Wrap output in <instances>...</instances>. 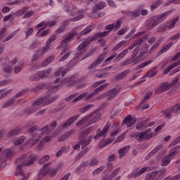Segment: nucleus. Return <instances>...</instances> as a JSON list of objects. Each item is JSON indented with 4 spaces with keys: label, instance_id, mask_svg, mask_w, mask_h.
<instances>
[{
    "label": "nucleus",
    "instance_id": "aec40b11",
    "mask_svg": "<svg viewBox=\"0 0 180 180\" xmlns=\"http://www.w3.org/2000/svg\"><path fill=\"white\" fill-rule=\"evenodd\" d=\"M164 146L162 144L157 146L150 153H148V155L146 156V160H148L150 157H153V155H155V154H157L161 148H162Z\"/></svg>",
    "mask_w": 180,
    "mask_h": 180
},
{
    "label": "nucleus",
    "instance_id": "f3484780",
    "mask_svg": "<svg viewBox=\"0 0 180 180\" xmlns=\"http://www.w3.org/2000/svg\"><path fill=\"white\" fill-rule=\"evenodd\" d=\"M77 33L72 32L69 34L65 39H63L61 41V43H64L65 44H68V43H71L72 40L74 39V37H75V35Z\"/></svg>",
    "mask_w": 180,
    "mask_h": 180
},
{
    "label": "nucleus",
    "instance_id": "0eeeda50",
    "mask_svg": "<svg viewBox=\"0 0 180 180\" xmlns=\"http://www.w3.org/2000/svg\"><path fill=\"white\" fill-rule=\"evenodd\" d=\"M79 117V115H74L73 117L69 118L63 124L59 127L60 130H64L67 127H70L73 123Z\"/></svg>",
    "mask_w": 180,
    "mask_h": 180
},
{
    "label": "nucleus",
    "instance_id": "e2e57ef3",
    "mask_svg": "<svg viewBox=\"0 0 180 180\" xmlns=\"http://www.w3.org/2000/svg\"><path fill=\"white\" fill-rule=\"evenodd\" d=\"M51 61H53V58H48L44 63H41V67H46V65H49Z\"/></svg>",
    "mask_w": 180,
    "mask_h": 180
},
{
    "label": "nucleus",
    "instance_id": "680f3d73",
    "mask_svg": "<svg viewBox=\"0 0 180 180\" xmlns=\"http://www.w3.org/2000/svg\"><path fill=\"white\" fill-rule=\"evenodd\" d=\"M148 122V119H146L142 121L141 123L136 125V129H141V127H143V126H146V124H147Z\"/></svg>",
    "mask_w": 180,
    "mask_h": 180
},
{
    "label": "nucleus",
    "instance_id": "4468645a",
    "mask_svg": "<svg viewBox=\"0 0 180 180\" xmlns=\"http://www.w3.org/2000/svg\"><path fill=\"white\" fill-rule=\"evenodd\" d=\"M92 43V39L91 37L85 39L84 41H83L79 46L77 47V51H82L84 49H85L87 46H89Z\"/></svg>",
    "mask_w": 180,
    "mask_h": 180
},
{
    "label": "nucleus",
    "instance_id": "de8ad7c7",
    "mask_svg": "<svg viewBox=\"0 0 180 180\" xmlns=\"http://www.w3.org/2000/svg\"><path fill=\"white\" fill-rule=\"evenodd\" d=\"M91 131H94V127H91L88 128L86 131L82 132L80 134V136H84V137H86L89 133H91Z\"/></svg>",
    "mask_w": 180,
    "mask_h": 180
},
{
    "label": "nucleus",
    "instance_id": "e433bc0d",
    "mask_svg": "<svg viewBox=\"0 0 180 180\" xmlns=\"http://www.w3.org/2000/svg\"><path fill=\"white\" fill-rule=\"evenodd\" d=\"M25 141V137L15 138L13 141L14 146H20Z\"/></svg>",
    "mask_w": 180,
    "mask_h": 180
},
{
    "label": "nucleus",
    "instance_id": "bb28decb",
    "mask_svg": "<svg viewBox=\"0 0 180 180\" xmlns=\"http://www.w3.org/2000/svg\"><path fill=\"white\" fill-rule=\"evenodd\" d=\"M37 130V126L32 127L31 128L28 129L27 132L30 134V136H32V139H34V138L39 136L37 133L34 132Z\"/></svg>",
    "mask_w": 180,
    "mask_h": 180
},
{
    "label": "nucleus",
    "instance_id": "58836bf2",
    "mask_svg": "<svg viewBox=\"0 0 180 180\" xmlns=\"http://www.w3.org/2000/svg\"><path fill=\"white\" fill-rule=\"evenodd\" d=\"M108 85H109V84H104L98 86V88L94 89V91H93L94 94H95L96 95H98V94H99V92H101V91H103L104 88H106V86H108Z\"/></svg>",
    "mask_w": 180,
    "mask_h": 180
},
{
    "label": "nucleus",
    "instance_id": "5701e85b",
    "mask_svg": "<svg viewBox=\"0 0 180 180\" xmlns=\"http://www.w3.org/2000/svg\"><path fill=\"white\" fill-rule=\"evenodd\" d=\"M103 61V58L102 56H100L94 63H93L91 65L89 66V70H92V68H95L96 67H98L99 64H101V63Z\"/></svg>",
    "mask_w": 180,
    "mask_h": 180
},
{
    "label": "nucleus",
    "instance_id": "1a4fd4ad",
    "mask_svg": "<svg viewBox=\"0 0 180 180\" xmlns=\"http://www.w3.org/2000/svg\"><path fill=\"white\" fill-rule=\"evenodd\" d=\"M136 123V118L131 117V115H127L122 122V126H127V127H131Z\"/></svg>",
    "mask_w": 180,
    "mask_h": 180
},
{
    "label": "nucleus",
    "instance_id": "864d4df0",
    "mask_svg": "<svg viewBox=\"0 0 180 180\" xmlns=\"http://www.w3.org/2000/svg\"><path fill=\"white\" fill-rule=\"evenodd\" d=\"M72 53V51H69L67 53H65L63 56H62L59 60V63H61L62 61H65V60H67V58H68V57H70V56H71V53Z\"/></svg>",
    "mask_w": 180,
    "mask_h": 180
},
{
    "label": "nucleus",
    "instance_id": "393cba45",
    "mask_svg": "<svg viewBox=\"0 0 180 180\" xmlns=\"http://www.w3.org/2000/svg\"><path fill=\"white\" fill-rule=\"evenodd\" d=\"M57 39V36L56 34L52 35L49 40L46 41V46H44V50H49V49H50V47L51 46V43H53V41H54L56 39Z\"/></svg>",
    "mask_w": 180,
    "mask_h": 180
},
{
    "label": "nucleus",
    "instance_id": "338daca9",
    "mask_svg": "<svg viewBox=\"0 0 180 180\" xmlns=\"http://www.w3.org/2000/svg\"><path fill=\"white\" fill-rule=\"evenodd\" d=\"M179 78L180 76H177L176 77H174V79H173V81L169 84L170 86H175V85H176V84H178L179 81Z\"/></svg>",
    "mask_w": 180,
    "mask_h": 180
},
{
    "label": "nucleus",
    "instance_id": "f8f14e48",
    "mask_svg": "<svg viewBox=\"0 0 180 180\" xmlns=\"http://www.w3.org/2000/svg\"><path fill=\"white\" fill-rule=\"evenodd\" d=\"M15 154V152L13 151V150L11 149H6L3 151L2 153V158H6V160H11V158H12V157H13V155Z\"/></svg>",
    "mask_w": 180,
    "mask_h": 180
},
{
    "label": "nucleus",
    "instance_id": "6ab92c4d",
    "mask_svg": "<svg viewBox=\"0 0 180 180\" xmlns=\"http://www.w3.org/2000/svg\"><path fill=\"white\" fill-rule=\"evenodd\" d=\"M178 20H179V17H176L172 20H169L166 22V25H167V29L171 30V29H174L175 27V25L178 23Z\"/></svg>",
    "mask_w": 180,
    "mask_h": 180
},
{
    "label": "nucleus",
    "instance_id": "0e129e2a",
    "mask_svg": "<svg viewBox=\"0 0 180 180\" xmlns=\"http://www.w3.org/2000/svg\"><path fill=\"white\" fill-rule=\"evenodd\" d=\"M167 29H168V25L167 24H165L163 25H160L158 27V32H165V30H167Z\"/></svg>",
    "mask_w": 180,
    "mask_h": 180
},
{
    "label": "nucleus",
    "instance_id": "a211bd4d",
    "mask_svg": "<svg viewBox=\"0 0 180 180\" xmlns=\"http://www.w3.org/2000/svg\"><path fill=\"white\" fill-rule=\"evenodd\" d=\"M130 72V70H126L123 72H122L120 74L117 75L115 77V81H120V79H124L127 75H129V73Z\"/></svg>",
    "mask_w": 180,
    "mask_h": 180
},
{
    "label": "nucleus",
    "instance_id": "6e6d98bb",
    "mask_svg": "<svg viewBox=\"0 0 180 180\" xmlns=\"http://www.w3.org/2000/svg\"><path fill=\"white\" fill-rule=\"evenodd\" d=\"M49 160H50V156L46 155H44V157H42L39 160V164H44V162H47V161H49Z\"/></svg>",
    "mask_w": 180,
    "mask_h": 180
},
{
    "label": "nucleus",
    "instance_id": "dca6fc26",
    "mask_svg": "<svg viewBox=\"0 0 180 180\" xmlns=\"http://www.w3.org/2000/svg\"><path fill=\"white\" fill-rule=\"evenodd\" d=\"M174 158V156L173 155H171V153H169V155H167L162 159V165L163 167H166V165H168V164L171 162V160Z\"/></svg>",
    "mask_w": 180,
    "mask_h": 180
},
{
    "label": "nucleus",
    "instance_id": "c9c22d12",
    "mask_svg": "<svg viewBox=\"0 0 180 180\" xmlns=\"http://www.w3.org/2000/svg\"><path fill=\"white\" fill-rule=\"evenodd\" d=\"M128 53H129V51L127 49L122 51L120 54L117 55V56L114 60V61H119L120 58H123V57H124V56H126Z\"/></svg>",
    "mask_w": 180,
    "mask_h": 180
},
{
    "label": "nucleus",
    "instance_id": "69168bd1",
    "mask_svg": "<svg viewBox=\"0 0 180 180\" xmlns=\"http://www.w3.org/2000/svg\"><path fill=\"white\" fill-rule=\"evenodd\" d=\"M137 137H139L138 141L146 140V132L143 131L139 133Z\"/></svg>",
    "mask_w": 180,
    "mask_h": 180
},
{
    "label": "nucleus",
    "instance_id": "b1692460",
    "mask_svg": "<svg viewBox=\"0 0 180 180\" xmlns=\"http://www.w3.org/2000/svg\"><path fill=\"white\" fill-rule=\"evenodd\" d=\"M15 102H16V100L15 99V98H11L7 100L1 107V109H5L6 108H11V106H13V105H15Z\"/></svg>",
    "mask_w": 180,
    "mask_h": 180
},
{
    "label": "nucleus",
    "instance_id": "bf43d9fd",
    "mask_svg": "<svg viewBox=\"0 0 180 180\" xmlns=\"http://www.w3.org/2000/svg\"><path fill=\"white\" fill-rule=\"evenodd\" d=\"M95 53H96V49H94L91 51H90L86 56H84L82 58V60H85L86 58H88L89 57H91V56H94V54H95Z\"/></svg>",
    "mask_w": 180,
    "mask_h": 180
},
{
    "label": "nucleus",
    "instance_id": "c03bdc74",
    "mask_svg": "<svg viewBox=\"0 0 180 180\" xmlns=\"http://www.w3.org/2000/svg\"><path fill=\"white\" fill-rule=\"evenodd\" d=\"M103 169H105V166H101L97 168L93 172V174H92L93 176H96V175H99V174H101V172H102Z\"/></svg>",
    "mask_w": 180,
    "mask_h": 180
},
{
    "label": "nucleus",
    "instance_id": "5fc2aeb1",
    "mask_svg": "<svg viewBox=\"0 0 180 180\" xmlns=\"http://www.w3.org/2000/svg\"><path fill=\"white\" fill-rule=\"evenodd\" d=\"M26 92H27V90L26 89L22 90L18 93H17L13 98L16 100V98H20V96H23V95H25Z\"/></svg>",
    "mask_w": 180,
    "mask_h": 180
},
{
    "label": "nucleus",
    "instance_id": "f03ea898",
    "mask_svg": "<svg viewBox=\"0 0 180 180\" xmlns=\"http://www.w3.org/2000/svg\"><path fill=\"white\" fill-rule=\"evenodd\" d=\"M89 116H90V119L94 117L88 122V126H91L94 123H96V122H99L101 120V117H102V114L101 113V112H99V110H97L89 115Z\"/></svg>",
    "mask_w": 180,
    "mask_h": 180
},
{
    "label": "nucleus",
    "instance_id": "3c124183",
    "mask_svg": "<svg viewBox=\"0 0 180 180\" xmlns=\"http://www.w3.org/2000/svg\"><path fill=\"white\" fill-rule=\"evenodd\" d=\"M36 139H30L27 143H31V147H33L35 144H37L39 140H40V136H35Z\"/></svg>",
    "mask_w": 180,
    "mask_h": 180
},
{
    "label": "nucleus",
    "instance_id": "774afa93",
    "mask_svg": "<svg viewBox=\"0 0 180 180\" xmlns=\"http://www.w3.org/2000/svg\"><path fill=\"white\" fill-rule=\"evenodd\" d=\"M126 43V41H122L120 43H118L113 49V51H116V50H119V49H120V47H122V46H123L124 44Z\"/></svg>",
    "mask_w": 180,
    "mask_h": 180
},
{
    "label": "nucleus",
    "instance_id": "6e6552de",
    "mask_svg": "<svg viewBox=\"0 0 180 180\" xmlns=\"http://www.w3.org/2000/svg\"><path fill=\"white\" fill-rule=\"evenodd\" d=\"M86 139V136H84V135H80L79 138V144L81 145L82 148H85L87 146H89L91 141H92V136H90Z\"/></svg>",
    "mask_w": 180,
    "mask_h": 180
},
{
    "label": "nucleus",
    "instance_id": "20e7f679",
    "mask_svg": "<svg viewBox=\"0 0 180 180\" xmlns=\"http://www.w3.org/2000/svg\"><path fill=\"white\" fill-rule=\"evenodd\" d=\"M110 129V122H108L105 125L103 131H101V129L97 130V134L96 136H94V140H99L102 136H104V134H106V131H108Z\"/></svg>",
    "mask_w": 180,
    "mask_h": 180
},
{
    "label": "nucleus",
    "instance_id": "49530a36",
    "mask_svg": "<svg viewBox=\"0 0 180 180\" xmlns=\"http://www.w3.org/2000/svg\"><path fill=\"white\" fill-rule=\"evenodd\" d=\"M120 171V167H118V168L115 169L110 174V176H109V179H110V180L113 179V178H115V176H116L119 174Z\"/></svg>",
    "mask_w": 180,
    "mask_h": 180
},
{
    "label": "nucleus",
    "instance_id": "4c0bfd02",
    "mask_svg": "<svg viewBox=\"0 0 180 180\" xmlns=\"http://www.w3.org/2000/svg\"><path fill=\"white\" fill-rule=\"evenodd\" d=\"M158 175V171L155 170L153 172H151L150 174H148V176L146 177V180H155V178Z\"/></svg>",
    "mask_w": 180,
    "mask_h": 180
},
{
    "label": "nucleus",
    "instance_id": "412c9836",
    "mask_svg": "<svg viewBox=\"0 0 180 180\" xmlns=\"http://www.w3.org/2000/svg\"><path fill=\"white\" fill-rule=\"evenodd\" d=\"M130 150V146H124L119 150V157L120 158H123L129 153Z\"/></svg>",
    "mask_w": 180,
    "mask_h": 180
},
{
    "label": "nucleus",
    "instance_id": "cd10ccee",
    "mask_svg": "<svg viewBox=\"0 0 180 180\" xmlns=\"http://www.w3.org/2000/svg\"><path fill=\"white\" fill-rule=\"evenodd\" d=\"M81 19H84V11L79 10L77 11V15L74 17L72 20V22H77V20H81Z\"/></svg>",
    "mask_w": 180,
    "mask_h": 180
},
{
    "label": "nucleus",
    "instance_id": "a18cd8bd",
    "mask_svg": "<svg viewBox=\"0 0 180 180\" xmlns=\"http://www.w3.org/2000/svg\"><path fill=\"white\" fill-rule=\"evenodd\" d=\"M171 47H172V42L168 44L167 45L163 46L161 50L160 51L159 53H160L161 54H162V53H165L167 51L169 50V49H171Z\"/></svg>",
    "mask_w": 180,
    "mask_h": 180
},
{
    "label": "nucleus",
    "instance_id": "09e8293b",
    "mask_svg": "<svg viewBox=\"0 0 180 180\" xmlns=\"http://www.w3.org/2000/svg\"><path fill=\"white\" fill-rule=\"evenodd\" d=\"M39 41L35 40L29 46L30 50H35V49H37L39 46Z\"/></svg>",
    "mask_w": 180,
    "mask_h": 180
},
{
    "label": "nucleus",
    "instance_id": "9d476101",
    "mask_svg": "<svg viewBox=\"0 0 180 180\" xmlns=\"http://www.w3.org/2000/svg\"><path fill=\"white\" fill-rule=\"evenodd\" d=\"M157 25H158L157 17H151L146 21L145 26L148 27V29H153V27H155Z\"/></svg>",
    "mask_w": 180,
    "mask_h": 180
},
{
    "label": "nucleus",
    "instance_id": "37998d69",
    "mask_svg": "<svg viewBox=\"0 0 180 180\" xmlns=\"http://www.w3.org/2000/svg\"><path fill=\"white\" fill-rule=\"evenodd\" d=\"M179 148H180V146H177L173 148L170 150L171 155L176 157L177 155V154H179V151H178V150H179Z\"/></svg>",
    "mask_w": 180,
    "mask_h": 180
},
{
    "label": "nucleus",
    "instance_id": "c85d7f7f",
    "mask_svg": "<svg viewBox=\"0 0 180 180\" xmlns=\"http://www.w3.org/2000/svg\"><path fill=\"white\" fill-rule=\"evenodd\" d=\"M22 167H23V165H22V163L17 166V171L15 173V176H19V175H21V176H24L25 172L23 171Z\"/></svg>",
    "mask_w": 180,
    "mask_h": 180
},
{
    "label": "nucleus",
    "instance_id": "f257e3e1",
    "mask_svg": "<svg viewBox=\"0 0 180 180\" xmlns=\"http://www.w3.org/2000/svg\"><path fill=\"white\" fill-rule=\"evenodd\" d=\"M44 102V98H39L37 100H36L33 103L31 107H27L25 110V113L27 115H31V113H34L38 109L40 105Z\"/></svg>",
    "mask_w": 180,
    "mask_h": 180
},
{
    "label": "nucleus",
    "instance_id": "2f4dec72",
    "mask_svg": "<svg viewBox=\"0 0 180 180\" xmlns=\"http://www.w3.org/2000/svg\"><path fill=\"white\" fill-rule=\"evenodd\" d=\"M58 98H60V96L58 95L54 96L53 97H50L49 98L46 100L44 105H50V103H53L56 102V101H57Z\"/></svg>",
    "mask_w": 180,
    "mask_h": 180
},
{
    "label": "nucleus",
    "instance_id": "79ce46f5",
    "mask_svg": "<svg viewBox=\"0 0 180 180\" xmlns=\"http://www.w3.org/2000/svg\"><path fill=\"white\" fill-rule=\"evenodd\" d=\"M87 95H88V93H86V92L80 94L79 96L76 97L73 100L74 103H77V102H79V101H81V99H84V98H85Z\"/></svg>",
    "mask_w": 180,
    "mask_h": 180
},
{
    "label": "nucleus",
    "instance_id": "72a5a7b5",
    "mask_svg": "<svg viewBox=\"0 0 180 180\" xmlns=\"http://www.w3.org/2000/svg\"><path fill=\"white\" fill-rule=\"evenodd\" d=\"M126 14L128 16H131L132 18H139L140 16V11L136 10L135 11H127Z\"/></svg>",
    "mask_w": 180,
    "mask_h": 180
},
{
    "label": "nucleus",
    "instance_id": "4d7b16f0",
    "mask_svg": "<svg viewBox=\"0 0 180 180\" xmlns=\"http://www.w3.org/2000/svg\"><path fill=\"white\" fill-rule=\"evenodd\" d=\"M99 164V160L96 158H94L90 161L89 163V167H96Z\"/></svg>",
    "mask_w": 180,
    "mask_h": 180
},
{
    "label": "nucleus",
    "instance_id": "7ed1b4c3",
    "mask_svg": "<svg viewBox=\"0 0 180 180\" xmlns=\"http://www.w3.org/2000/svg\"><path fill=\"white\" fill-rule=\"evenodd\" d=\"M147 171V167H143L141 169L136 167L134 169V172L128 175V179H130V178H139L141 174H144Z\"/></svg>",
    "mask_w": 180,
    "mask_h": 180
},
{
    "label": "nucleus",
    "instance_id": "c756f323",
    "mask_svg": "<svg viewBox=\"0 0 180 180\" xmlns=\"http://www.w3.org/2000/svg\"><path fill=\"white\" fill-rule=\"evenodd\" d=\"M39 77L41 78H47L50 74H51V69H48L46 70L39 72Z\"/></svg>",
    "mask_w": 180,
    "mask_h": 180
},
{
    "label": "nucleus",
    "instance_id": "603ef678",
    "mask_svg": "<svg viewBox=\"0 0 180 180\" xmlns=\"http://www.w3.org/2000/svg\"><path fill=\"white\" fill-rule=\"evenodd\" d=\"M30 81H39V79H41L40 75L38 73L32 75L29 77Z\"/></svg>",
    "mask_w": 180,
    "mask_h": 180
},
{
    "label": "nucleus",
    "instance_id": "473e14b6",
    "mask_svg": "<svg viewBox=\"0 0 180 180\" xmlns=\"http://www.w3.org/2000/svg\"><path fill=\"white\" fill-rule=\"evenodd\" d=\"M89 153V148H85L83 150H82L77 155V160H81L84 155H86Z\"/></svg>",
    "mask_w": 180,
    "mask_h": 180
},
{
    "label": "nucleus",
    "instance_id": "423d86ee",
    "mask_svg": "<svg viewBox=\"0 0 180 180\" xmlns=\"http://www.w3.org/2000/svg\"><path fill=\"white\" fill-rule=\"evenodd\" d=\"M119 89L113 88L105 92L108 101H113L117 95H119Z\"/></svg>",
    "mask_w": 180,
    "mask_h": 180
},
{
    "label": "nucleus",
    "instance_id": "9b49d317",
    "mask_svg": "<svg viewBox=\"0 0 180 180\" xmlns=\"http://www.w3.org/2000/svg\"><path fill=\"white\" fill-rule=\"evenodd\" d=\"M50 165H51V162L46 163L42 167V169H41V171L39 172V176H40L41 178H43L44 175H46L48 172H50V168H49Z\"/></svg>",
    "mask_w": 180,
    "mask_h": 180
},
{
    "label": "nucleus",
    "instance_id": "ea45409f",
    "mask_svg": "<svg viewBox=\"0 0 180 180\" xmlns=\"http://www.w3.org/2000/svg\"><path fill=\"white\" fill-rule=\"evenodd\" d=\"M20 129H15L9 132V136L10 137H15V136H18V134H20Z\"/></svg>",
    "mask_w": 180,
    "mask_h": 180
},
{
    "label": "nucleus",
    "instance_id": "13d9d810",
    "mask_svg": "<svg viewBox=\"0 0 180 180\" xmlns=\"http://www.w3.org/2000/svg\"><path fill=\"white\" fill-rule=\"evenodd\" d=\"M6 165H8V159H6L1 157V163L0 166V169H4V167H6Z\"/></svg>",
    "mask_w": 180,
    "mask_h": 180
},
{
    "label": "nucleus",
    "instance_id": "f704fd0d",
    "mask_svg": "<svg viewBox=\"0 0 180 180\" xmlns=\"http://www.w3.org/2000/svg\"><path fill=\"white\" fill-rule=\"evenodd\" d=\"M151 63H153V60H151L143 62V63H141L139 65L136 66L135 68V70H140V68H144V67H147V65H150V64H151Z\"/></svg>",
    "mask_w": 180,
    "mask_h": 180
},
{
    "label": "nucleus",
    "instance_id": "4be33fe9",
    "mask_svg": "<svg viewBox=\"0 0 180 180\" xmlns=\"http://www.w3.org/2000/svg\"><path fill=\"white\" fill-rule=\"evenodd\" d=\"M105 6L106 4L103 1H101L99 4H96L94 6L93 13H98V11H101V9H103Z\"/></svg>",
    "mask_w": 180,
    "mask_h": 180
},
{
    "label": "nucleus",
    "instance_id": "ddd939ff",
    "mask_svg": "<svg viewBox=\"0 0 180 180\" xmlns=\"http://www.w3.org/2000/svg\"><path fill=\"white\" fill-rule=\"evenodd\" d=\"M171 88V85L169 84L163 83L159 88L157 89L155 91V93L158 95H160V94H162V92H165V91H168Z\"/></svg>",
    "mask_w": 180,
    "mask_h": 180
},
{
    "label": "nucleus",
    "instance_id": "a19ab883",
    "mask_svg": "<svg viewBox=\"0 0 180 180\" xmlns=\"http://www.w3.org/2000/svg\"><path fill=\"white\" fill-rule=\"evenodd\" d=\"M22 65H23V62L20 61L18 63V65H16L14 68L15 74H18V72H20V71H22Z\"/></svg>",
    "mask_w": 180,
    "mask_h": 180
},
{
    "label": "nucleus",
    "instance_id": "a878e982",
    "mask_svg": "<svg viewBox=\"0 0 180 180\" xmlns=\"http://www.w3.org/2000/svg\"><path fill=\"white\" fill-rule=\"evenodd\" d=\"M180 63H174L170 65H168L163 71V74L165 75H167L169 71H171L172 69L175 68V67H178Z\"/></svg>",
    "mask_w": 180,
    "mask_h": 180
},
{
    "label": "nucleus",
    "instance_id": "8fccbe9b",
    "mask_svg": "<svg viewBox=\"0 0 180 180\" xmlns=\"http://www.w3.org/2000/svg\"><path fill=\"white\" fill-rule=\"evenodd\" d=\"M161 4H162V0H158L156 2H155L154 4H153L150 6L151 11H155V9H157V8L161 5Z\"/></svg>",
    "mask_w": 180,
    "mask_h": 180
},
{
    "label": "nucleus",
    "instance_id": "052dcab7",
    "mask_svg": "<svg viewBox=\"0 0 180 180\" xmlns=\"http://www.w3.org/2000/svg\"><path fill=\"white\" fill-rule=\"evenodd\" d=\"M94 108V104H89L82 108V113H85V112L89 110V109H92Z\"/></svg>",
    "mask_w": 180,
    "mask_h": 180
},
{
    "label": "nucleus",
    "instance_id": "2eb2a0df",
    "mask_svg": "<svg viewBox=\"0 0 180 180\" xmlns=\"http://www.w3.org/2000/svg\"><path fill=\"white\" fill-rule=\"evenodd\" d=\"M110 33V31H105L103 32H97L93 36L91 39L92 41H95L99 39V37H105V36H108Z\"/></svg>",
    "mask_w": 180,
    "mask_h": 180
},
{
    "label": "nucleus",
    "instance_id": "39448f33",
    "mask_svg": "<svg viewBox=\"0 0 180 180\" xmlns=\"http://www.w3.org/2000/svg\"><path fill=\"white\" fill-rule=\"evenodd\" d=\"M37 161V158L34 155H30L21 162L22 167H30Z\"/></svg>",
    "mask_w": 180,
    "mask_h": 180
},
{
    "label": "nucleus",
    "instance_id": "7c9ffc66",
    "mask_svg": "<svg viewBox=\"0 0 180 180\" xmlns=\"http://www.w3.org/2000/svg\"><path fill=\"white\" fill-rule=\"evenodd\" d=\"M88 120H91V116L87 115L84 117L83 119H82L77 123V126H79V127L84 126V124H86V122H88Z\"/></svg>",
    "mask_w": 180,
    "mask_h": 180
}]
</instances>
